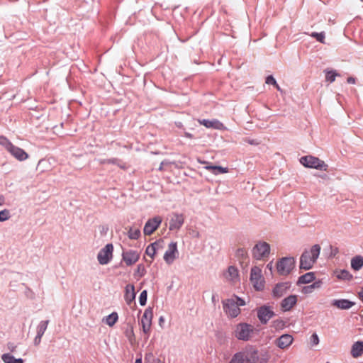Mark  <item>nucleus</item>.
<instances>
[{"instance_id":"412c9836","label":"nucleus","mask_w":363,"mask_h":363,"mask_svg":"<svg viewBox=\"0 0 363 363\" xmlns=\"http://www.w3.org/2000/svg\"><path fill=\"white\" fill-rule=\"evenodd\" d=\"M125 300L130 305L135 298V287L132 284H128L125 289Z\"/></svg>"},{"instance_id":"5701e85b","label":"nucleus","mask_w":363,"mask_h":363,"mask_svg":"<svg viewBox=\"0 0 363 363\" xmlns=\"http://www.w3.org/2000/svg\"><path fill=\"white\" fill-rule=\"evenodd\" d=\"M332 305L337 308L346 310L353 306L354 305V303L347 299H340L334 300L333 302L332 303Z\"/></svg>"},{"instance_id":"bb28decb","label":"nucleus","mask_w":363,"mask_h":363,"mask_svg":"<svg viewBox=\"0 0 363 363\" xmlns=\"http://www.w3.org/2000/svg\"><path fill=\"white\" fill-rule=\"evenodd\" d=\"M314 279V274L313 272H308L299 277L298 282L301 284H308L313 281Z\"/></svg>"},{"instance_id":"6e6d98bb","label":"nucleus","mask_w":363,"mask_h":363,"mask_svg":"<svg viewBox=\"0 0 363 363\" xmlns=\"http://www.w3.org/2000/svg\"><path fill=\"white\" fill-rule=\"evenodd\" d=\"M274 86L278 91H281V88L277 83H276Z\"/></svg>"},{"instance_id":"4468645a","label":"nucleus","mask_w":363,"mask_h":363,"mask_svg":"<svg viewBox=\"0 0 363 363\" xmlns=\"http://www.w3.org/2000/svg\"><path fill=\"white\" fill-rule=\"evenodd\" d=\"M177 251V246L176 242H171L168 245V249L164 255V259L168 264H172L176 258Z\"/></svg>"},{"instance_id":"39448f33","label":"nucleus","mask_w":363,"mask_h":363,"mask_svg":"<svg viewBox=\"0 0 363 363\" xmlns=\"http://www.w3.org/2000/svg\"><path fill=\"white\" fill-rule=\"evenodd\" d=\"M270 254V245L264 241L257 242L252 250V257L257 260H267Z\"/></svg>"},{"instance_id":"ea45409f","label":"nucleus","mask_w":363,"mask_h":363,"mask_svg":"<svg viewBox=\"0 0 363 363\" xmlns=\"http://www.w3.org/2000/svg\"><path fill=\"white\" fill-rule=\"evenodd\" d=\"M285 323L282 320H276L272 322V326L277 330L282 329Z\"/></svg>"},{"instance_id":"a211bd4d","label":"nucleus","mask_w":363,"mask_h":363,"mask_svg":"<svg viewBox=\"0 0 363 363\" xmlns=\"http://www.w3.org/2000/svg\"><path fill=\"white\" fill-rule=\"evenodd\" d=\"M9 152L17 160L24 161L28 158V154L21 147L12 145Z\"/></svg>"},{"instance_id":"423d86ee","label":"nucleus","mask_w":363,"mask_h":363,"mask_svg":"<svg viewBox=\"0 0 363 363\" xmlns=\"http://www.w3.org/2000/svg\"><path fill=\"white\" fill-rule=\"evenodd\" d=\"M300 162L306 167L328 171V165L318 157L307 155L301 157Z\"/></svg>"},{"instance_id":"f8f14e48","label":"nucleus","mask_w":363,"mask_h":363,"mask_svg":"<svg viewBox=\"0 0 363 363\" xmlns=\"http://www.w3.org/2000/svg\"><path fill=\"white\" fill-rule=\"evenodd\" d=\"M140 256L138 252L129 250L123 252L122 259L127 266H132L139 260Z\"/></svg>"},{"instance_id":"4c0bfd02","label":"nucleus","mask_w":363,"mask_h":363,"mask_svg":"<svg viewBox=\"0 0 363 363\" xmlns=\"http://www.w3.org/2000/svg\"><path fill=\"white\" fill-rule=\"evenodd\" d=\"M147 293L146 290L143 291L139 296V302L141 306H145L147 302Z\"/></svg>"},{"instance_id":"6e6552de","label":"nucleus","mask_w":363,"mask_h":363,"mask_svg":"<svg viewBox=\"0 0 363 363\" xmlns=\"http://www.w3.org/2000/svg\"><path fill=\"white\" fill-rule=\"evenodd\" d=\"M250 280L257 291H262L264 289V279L259 267L255 266L251 269Z\"/></svg>"},{"instance_id":"7c9ffc66","label":"nucleus","mask_w":363,"mask_h":363,"mask_svg":"<svg viewBox=\"0 0 363 363\" xmlns=\"http://www.w3.org/2000/svg\"><path fill=\"white\" fill-rule=\"evenodd\" d=\"M48 323V320L41 321L40 323L37 328V335L39 337H42L43 335L47 329Z\"/></svg>"},{"instance_id":"72a5a7b5","label":"nucleus","mask_w":363,"mask_h":363,"mask_svg":"<svg viewBox=\"0 0 363 363\" xmlns=\"http://www.w3.org/2000/svg\"><path fill=\"white\" fill-rule=\"evenodd\" d=\"M336 276L339 279L349 280L352 279V276L347 270H340L336 272Z\"/></svg>"},{"instance_id":"cd10ccee","label":"nucleus","mask_w":363,"mask_h":363,"mask_svg":"<svg viewBox=\"0 0 363 363\" xmlns=\"http://www.w3.org/2000/svg\"><path fill=\"white\" fill-rule=\"evenodd\" d=\"M2 359L4 363H23V360L22 359H16L14 357L9 354H3Z\"/></svg>"},{"instance_id":"37998d69","label":"nucleus","mask_w":363,"mask_h":363,"mask_svg":"<svg viewBox=\"0 0 363 363\" xmlns=\"http://www.w3.org/2000/svg\"><path fill=\"white\" fill-rule=\"evenodd\" d=\"M266 83L267 84H272V85H274L277 82L275 80V79L273 77V76L270 75V76H268L266 79Z\"/></svg>"},{"instance_id":"5fc2aeb1","label":"nucleus","mask_w":363,"mask_h":363,"mask_svg":"<svg viewBox=\"0 0 363 363\" xmlns=\"http://www.w3.org/2000/svg\"><path fill=\"white\" fill-rule=\"evenodd\" d=\"M185 136L188 138H193V135L192 134L189 133H185Z\"/></svg>"},{"instance_id":"f03ea898","label":"nucleus","mask_w":363,"mask_h":363,"mask_svg":"<svg viewBox=\"0 0 363 363\" xmlns=\"http://www.w3.org/2000/svg\"><path fill=\"white\" fill-rule=\"evenodd\" d=\"M223 307L226 315L230 318H235L240 313V306L245 305V301L241 298L234 296L230 298L222 301Z\"/></svg>"},{"instance_id":"79ce46f5","label":"nucleus","mask_w":363,"mask_h":363,"mask_svg":"<svg viewBox=\"0 0 363 363\" xmlns=\"http://www.w3.org/2000/svg\"><path fill=\"white\" fill-rule=\"evenodd\" d=\"M236 255L238 257H242L243 259H246L247 257V251L245 249H238Z\"/></svg>"},{"instance_id":"4d7b16f0","label":"nucleus","mask_w":363,"mask_h":363,"mask_svg":"<svg viewBox=\"0 0 363 363\" xmlns=\"http://www.w3.org/2000/svg\"><path fill=\"white\" fill-rule=\"evenodd\" d=\"M135 363H142V359H141V358L137 359L135 360Z\"/></svg>"},{"instance_id":"49530a36","label":"nucleus","mask_w":363,"mask_h":363,"mask_svg":"<svg viewBox=\"0 0 363 363\" xmlns=\"http://www.w3.org/2000/svg\"><path fill=\"white\" fill-rule=\"evenodd\" d=\"M311 286L313 288V289H318L321 286V282L320 281H315L313 284H312Z\"/></svg>"},{"instance_id":"0eeeda50","label":"nucleus","mask_w":363,"mask_h":363,"mask_svg":"<svg viewBox=\"0 0 363 363\" xmlns=\"http://www.w3.org/2000/svg\"><path fill=\"white\" fill-rule=\"evenodd\" d=\"M296 261L294 257H283L277 261V269L279 275L286 276L293 270Z\"/></svg>"},{"instance_id":"f3484780","label":"nucleus","mask_w":363,"mask_h":363,"mask_svg":"<svg viewBox=\"0 0 363 363\" xmlns=\"http://www.w3.org/2000/svg\"><path fill=\"white\" fill-rule=\"evenodd\" d=\"M184 217L182 214L174 213L169 221V230H178L184 224Z\"/></svg>"},{"instance_id":"dca6fc26","label":"nucleus","mask_w":363,"mask_h":363,"mask_svg":"<svg viewBox=\"0 0 363 363\" xmlns=\"http://www.w3.org/2000/svg\"><path fill=\"white\" fill-rule=\"evenodd\" d=\"M198 122L204 125L207 128H213L216 130H225L226 127L218 120H206V119H199Z\"/></svg>"},{"instance_id":"7ed1b4c3","label":"nucleus","mask_w":363,"mask_h":363,"mask_svg":"<svg viewBox=\"0 0 363 363\" xmlns=\"http://www.w3.org/2000/svg\"><path fill=\"white\" fill-rule=\"evenodd\" d=\"M258 359V352L254 349H249L236 353L230 363H255Z\"/></svg>"},{"instance_id":"c03bdc74","label":"nucleus","mask_w":363,"mask_h":363,"mask_svg":"<svg viewBox=\"0 0 363 363\" xmlns=\"http://www.w3.org/2000/svg\"><path fill=\"white\" fill-rule=\"evenodd\" d=\"M311 341L313 345H316L319 343V338L317 334L314 333L311 335Z\"/></svg>"},{"instance_id":"a18cd8bd","label":"nucleus","mask_w":363,"mask_h":363,"mask_svg":"<svg viewBox=\"0 0 363 363\" xmlns=\"http://www.w3.org/2000/svg\"><path fill=\"white\" fill-rule=\"evenodd\" d=\"M313 290L314 289L312 287V286L309 285V286H305L303 289V292L305 293V294H310V293H312L313 291Z\"/></svg>"},{"instance_id":"aec40b11","label":"nucleus","mask_w":363,"mask_h":363,"mask_svg":"<svg viewBox=\"0 0 363 363\" xmlns=\"http://www.w3.org/2000/svg\"><path fill=\"white\" fill-rule=\"evenodd\" d=\"M225 276L226 279L232 283H235L239 279L238 270L234 266H230L228 267Z\"/></svg>"},{"instance_id":"9b49d317","label":"nucleus","mask_w":363,"mask_h":363,"mask_svg":"<svg viewBox=\"0 0 363 363\" xmlns=\"http://www.w3.org/2000/svg\"><path fill=\"white\" fill-rule=\"evenodd\" d=\"M162 218L156 216L152 219H149L145 225L143 232L146 235H152L160 226L162 223Z\"/></svg>"},{"instance_id":"bf43d9fd","label":"nucleus","mask_w":363,"mask_h":363,"mask_svg":"<svg viewBox=\"0 0 363 363\" xmlns=\"http://www.w3.org/2000/svg\"><path fill=\"white\" fill-rule=\"evenodd\" d=\"M326 363H330V362H326Z\"/></svg>"},{"instance_id":"de8ad7c7","label":"nucleus","mask_w":363,"mask_h":363,"mask_svg":"<svg viewBox=\"0 0 363 363\" xmlns=\"http://www.w3.org/2000/svg\"><path fill=\"white\" fill-rule=\"evenodd\" d=\"M41 337H39L38 335H36L35 340H34V342L35 345H39L40 342V340H41Z\"/></svg>"},{"instance_id":"3c124183","label":"nucleus","mask_w":363,"mask_h":363,"mask_svg":"<svg viewBox=\"0 0 363 363\" xmlns=\"http://www.w3.org/2000/svg\"><path fill=\"white\" fill-rule=\"evenodd\" d=\"M267 268L269 269L271 272L272 271V269H273V264H272V262H270L267 264Z\"/></svg>"},{"instance_id":"58836bf2","label":"nucleus","mask_w":363,"mask_h":363,"mask_svg":"<svg viewBox=\"0 0 363 363\" xmlns=\"http://www.w3.org/2000/svg\"><path fill=\"white\" fill-rule=\"evenodd\" d=\"M118 162H119V160L118 159H116V158H111V159H107V160H103L100 162H101V164H117V165L120 166L121 168H125V167L121 166L118 164Z\"/></svg>"},{"instance_id":"f257e3e1","label":"nucleus","mask_w":363,"mask_h":363,"mask_svg":"<svg viewBox=\"0 0 363 363\" xmlns=\"http://www.w3.org/2000/svg\"><path fill=\"white\" fill-rule=\"evenodd\" d=\"M320 252V246L314 245L308 250H306L300 258V268L308 270L315 263Z\"/></svg>"},{"instance_id":"1a4fd4ad","label":"nucleus","mask_w":363,"mask_h":363,"mask_svg":"<svg viewBox=\"0 0 363 363\" xmlns=\"http://www.w3.org/2000/svg\"><path fill=\"white\" fill-rule=\"evenodd\" d=\"M152 318V309L151 308H146L141 318V325L143 328V331L146 335V338L149 337L150 333Z\"/></svg>"},{"instance_id":"a878e982","label":"nucleus","mask_w":363,"mask_h":363,"mask_svg":"<svg viewBox=\"0 0 363 363\" xmlns=\"http://www.w3.org/2000/svg\"><path fill=\"white\" fill-rule=\"evenodd\" d=\"M206 169L215 174L227 173L228 172V169L227 167H222L220 166H207L206 167Z\"/></svg>"},{"instance_id":"c756f323","label":"nucleus","mask_w":363,"mask_h":363,"mask_svg":"<svg viewBox=\"0 0 363 363\" xmlns=\"http://www.w3.org/2000/svg\"><path fill=\"white\" fill-rule=\"evenodd\" d=\"M13 144L5 136L0 135V145L4 147L8 152Z\"/></svg>"},{"instance_id":"4be33fe9","label":"nucleus","mask_w":363,"mask_h":363,"mask_svg":"<svg viewBox=\"0 0 363 363\" xmlns=\"http://www.w3.org/2000/svg\"><path fill=\"white\" fill-rule=\"evenodd\" d=\"M289 288V283H280L276 285L273 289V294L276 297H281L284 296Z\"/></svg>"},{"instance_id":"9d476101","label":"nucleus","mask_w":363,"mask_h":363,"mask_svg":"<svg viewBox=\"0 0 363 363\" xmlns=\"http://www.w3.org/2000/svg\"><path fill=\"white\" fill-rule=\"evenodd\" d=\"M113 247L112 244H107L102 248L97 256L99 262L101 264H106L111 259L113 256Z\"/></svg>"},{"instance_id":"473e14b6","label":"nucleus","mask_w":363,"mask_h":363,"mask_svg":"<svg viewBox=\"0 0 363 363\" xmlns=\"http://www.w3.org/2000/svg\"><path fill=\"white\" fill-rule=\"evenodd\" d=\"M118 318L116 313H112L106 318L105 323L109 326H113L118 320Z\"/></svg>"},{"instance_id":"2f4dec72","label":"nucleus","mask_w":363,"mask_h":363,"mask_svg":"<svg viewBox=\"0 0 363 363\" xmlns=\"http://www.w3.org/2000/svg\"><path fill=\"white\" fill-rule=\"evenodd\" d=\"M128 238L132 240H137L140 236V230L138 228H130L128 233Z\"/></svg>"},{"instance_id":"603ef678","label":"nucleus","mask_w":363,"mask_h":363,"mask_svg":"<svg viewBox=\"0 0 363 363\" xmlns=\"http://www.w3.org/2000/svg\"><path fill=\"white\" fill-rule=\"evenodd\" d=\"M164 318L162 316L160 317V319H159V324H160V326H162V324L164 323Z\"/></svg>"},{"instance_id":"13d9d810","label":"nucleus","mask_w":363,"mask_h":363,"mask_svg":"<svg viewBox=\"0 0 363 363\" xmlns=\"http://www.w3.org/2000/svg\"><path fill=\"white\" fill-rule=\"evenodd\" d=\"M9 348H11V351H13L14 349L16 348L15 346H12V347H9Z\"/></svg>"},{"instance_id":"2eb2a0df","label":"nucleus","mask_w":363,"mask_h":363,"mask_svg":"<svg viewBox=\"0 0 363 363\" xmlns=\"http://www.w3.org/2000/svg\"><path fill=\"white\" fill-rule=\"evenodd\" d=\"M294 342V337L289 334L281 335L275 341L276 345L282 350H286L290 347Z\"/></svg>"},{"instance_id":"6ab92c4d","label":"nucleus","mask_w":363,"mask_h":363,"mask_svg":"<svg viewBox=\"0 0 363 363\" xmlns=\"http://www.w3.org/2000/svg\"><path fill=\"white\" fill-rule=\"evenodd\" d=\"M297 296L295 295H291L285 298L281 303V309L284 311H290L296 303Z\"/></svg>"},{"instance_id":"393cba45","label":"nucleus","mask_w":363,"mask_h":363,"mask_svg":"<svg viewBox=\"0 0 363 363\" xmlns=\"http://www.w3.org/2000/svg\"><path fill=\"white\" fill-rule=\"evenodd\" d=\"M351 267L355 271L359 270L363 267V257L358 255L353 257L351 260Z\"/></svg>"},{"instance_id":"8fccbe9b","label":"nucleus","mask_w":363,"mask_h":363,"mask_svg":"<svg viewBox=\"0 0 363 363\" xmlns=\"http://www.w3.org/2000/svg\"><path fill=\"white\" fill-rule=\"evenodd\" d=\"M347 81L349 84H354L355 83V79L353 77H348Z\"/></svg>"},{"instance_id":"20e7f679","label":"nucleus","mask_w":363,"mask_h":363,"mask_svg":"<svg viewBox=\"0 0 363 363\" xmlns=\"http://www.w3.org/2000/svg\"><path fill=\"white\" fill-rule=\"evenodd\" d=\"M255 329L252 325L242 323L235 326L234 335L236 338L243 341H247L253 336Z\"/></svg>"},{"instance_id":"f704fd0d","label":"nucleus","mask_w":363,"mask_h":363,"mask_svg":"<svg viewBox=\"0 0 363 363\" xmlns=\"http://www.w3.org/2000/svg\"><path fill=\"white\" fill-rule=\"evenodd\" d=\"M146 273V269L143 264H139L137 267V269L134 273L135 277H136L138 279L143 277Z\"/></svg>"},{"instance_id":"c9c22d12","label":"nucleus","mask_w":363,"mask_h":363,"mask_svg":"<svg viewBox=\"0 0 363 363\" xmlns=\"http://www.w3.org/2000/svg\"><path fill=\"white\" fill-rule=\"evenodd\" d=\"M337 76H339V74L335 71H328L325 74V79L329 82H333Z\"/></svg>"},{"instance_id":"ddd939ff","label":"nucleus","mask_w":363,"mask_h":363,"mask_svg":"<svg viewBox=\"0 0 363 363\" xmlns=\"http://www.w3.org/2000/svg\"><path fill=\"white\" fill-rule=\"evenodd\" d=\"M274 315V312L267 306H262L257 310V317L263 324H266Z\"/></svg>"},{"instance_id":"09e8293b","label":"nucleus","mask_w":363,"mask_h":363,"mask_svg":"<svg viewBox=\"0 0 363 363\" xmlns=\"http://www.w3.org/2000/svg\"><path fill=\"white\" fill-rule=\"evenodd\" d=\"M358 296L359 299L363 302V288H362L359 292L358 293Z\"/></svg>"},{"instance_id":"a19ab883","label":"nucleus","mask_w":363,"mask_h":363,"mask_svg":"<svg viewBox=\"0 0 363 363\" xmlns=\"http://www.w3.org/2000/svg\"><path fill=\"white\" fill-rule=\"evenodd\" d=\"M9 218V211L4 210L0 211V222L5 221Z\"/></svg>"},{"instance_id":"c85d7f7f","label":"nucleus","mask_w":363,"mask_h":363,"mask_svg":"<svg viewBox=\"0 0 363 363\" xmlns=\"http://www.w3.org/2000/svg\"><path fill=\"white\" fill-rule=\"evenodd\" d=\"M158 244L157 242L152 243L149 245L145 250V254L152 259L154 258V256L156 254V246Z\"/></svg>"},{"instance_id":"e433bc0d","label":"nucleus","mask_w":363,"mask_h":363,"mask_svg":"<svg viewBox=\"0 0 363 363\" xmlns=\"http://www.w3.org/2000/svg\"><path fill=\"white\" fill-rule=\"evenodd\" d=\"M311 36L315 38L320 43H325V33L323 32H321V33L313 32L311 34Z\"/></svg>"},{"instance_id":"b1692460","label":"nucleus","mask_w":363,"mask_h":363,"mask_svg":"<svg viewBox=\"0 0 363 363\" xmlns=\"http://www.w3.org/2000/svg\"><path fill=\"white\" fill-rule=\"evenodd\" d=\"M351 353L352 357H358L363 354V342H355L352 347Z\"/></svg>"},{"instance_id":"864d4df0","label":"nucleus","mask_w":363,"mask_h":363,"mask_svg":"<svg viewBox=\"0 0 363 363\" xmlns=\"http://www.w3.org/2000/svg\"><path fill=\"white\" fill-rule=\"evenodd\" d=\"M4 203V198L3 196L0 195V206H1Z\"/></svg>"}]
</instances>
